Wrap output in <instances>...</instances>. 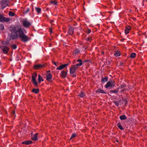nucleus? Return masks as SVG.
Wrapping results in <instances>:
<instances>
[{"label":"nucleus","mask_w":147,"mask_h":147,"mask_svg":"<svg viewBox=\"0 0 147 147\" xmlns=\"http://www.w3.org/2000/svg\"><path fill=\"white\" fill-rule=\"evenodd\" d=\"M9 20V18H5L3 15L0 14V22H8Z\"/></svg>","instance_id":"nucleus-8"},{"label":"nucleus","mask_w":147,"mask_h":147,"mask_svg":"<svg viewBox=\"0 0 147 147\" xmlns=\"http://www.w3.org/2000/svg\"><path fill=\"white\" fill-rule=\"evenodd\" d=\"M9 2V1L5 0H3L1 1V3L2 5L1 8L2 9H3L5 7L8 5V3Z\"/></svg>","instance_id":"nucleus-6"},{"label":"nucleus","mask_w":147,"mask_h":147,"mask_svg":"<svg viewBox=\"0 0 147 147\" xmlns=\"http://www.w3.org/2000/svg\"><path fill=\"white\" fill-rule=\"evenodd\" d=\"M131 26H128L126 28V29L128 30H129L131 29Z\"/></svg>","instance_id":"nucleus-32"},{"label":"nucleus","mask_w":147,"mask_h":147,"mask_svg":"<svg viewBox=\"0 0 147 147\" xmlns=\"http://www.w3.org/2000/svg\"><path fill=\"white\" fill-rule=\"evenodd\" d=\"M76 75H74V77H75Z\"/></svg>","instance_id":"nucleus-48"},{"label":"nucleus","mask_w":147,"mask_h":147,"mask_svg":"<svg viewBox=\"0 0 147 147\" xmlns=\"http://www.w3.org/2000/svg\"><path fill=\"white\" fill-rule=\"evenodd\" d=\"M67 72L62 71L61 74V76L63 78H65L66 76Z\"/></svg>","instance_id":"nucleus-14"},{"label":"nucleus","mask_w":147,"mask_h":147,"mask_svg":"<svg viewBox=\"0 0 147 147\" xmlns=\"http://www.w3.org/2000/svg\"><path fill=\"white\" fill-rule=\"evenodd\" d=\"M113 12H111V11H109V13H112Z\"/></svg>","instance_id":"nucleus-44"},{"label":"nucleus","mask_w":147,"mask_h":147,"mask_svg":"<svg viewBox=\"0 0 147 147\" xmlns=\"http://www.w3.org/2000/svg\"><path fill=\"white\" fill-rule=\"evenodd\" d=\"M37 74L36 73H34L32 74V80L33 84L35 86H37L38 83L36 80V79L37 77Z\"/></svg>","instance_id":"nucleus-5"},{"label":"nucleus","mask_w":147,"mask_h":147,"mask_svg":"<svg viewBox=\"0 0 147 147\" xmlns=\"http://www.w3.org/2000/svg\"><path fill=\"white\" fill-rule=\"evenodd\" d=\"M68 33L71 35H72V34H73L74 32V29L72 27L70 26L68 29Z\"/></svg>","instance_id":"nucleus-12"},{"label":"nucleus","mask_w":147,"mask_h":147,"mask_svg":"<svg viewBox=\"0 0 147 147\" xmlns=\"http://www.w3.org/2000/svg\"><path fill=\"white\" fill-rule=\"evenodd\" d=\"M85 95V94L83 92H82L79 96L80 97H82L84 96Z\"/></svg>","instance_id":"nucleus-29"},{"label":"nucleus","mask_w":147,"mask_h":147,"mask_svg":"<svg viewBox=\"0 0 147 147\" xmlns=\"http://www.w3.org/2000/svg\"><path fill=\"white\" fill-rule=\"evenodd\" d=\"M46 78L47 80L48 81H50L51 79L52 78L51 74L50 73L49 71H48L46 72Z\"/></svg>","instance_id":"nucleus-9"},{"label":"nucleus","mask_w":147,"mask_h":147,"mask_svg":"<svg viewBox=\"0 0 147 147\" xmlns=\"http://www.w3.org/2000/svg\"><path fill=\"white\" fill-rule=\"evenodd\" d=\"M50 32L51 33H52V28H50Z\"/></svg>","instance_id":"nucleus-39"},{"label":"nucleus","mask_w":147,"mask_h":147,"mask_svg":"<svg viewBox=\"0 0 147 147\" xmlns=\"http://www.w3.org/2000/svg\"><path fill=\"white\" fill-rule=\"evenodd\" d=\"M84 4H85V2L84 1Z\"/></svg>","instance_id":"nucleus-49"},{"label":"nucleus","mask_w":147,"mask_h":147,"mask_svg":"<svg viewBox=\"0 0 147 147\" xmlns=\"http://www.w3.org/2000/svg\"><path fill=\"white\" fill-rule=\"evenodd\" d=\"M84 10L85 11V8H84Z\"/></svg>","instance_id":"nucleus-47"},{"label":"nucleus","mask_w":147,"mask_h":147,"mask_svg":"<svg viewBox=\"0 0 147 147\" xmlns=\"http://www.w3.org/2000/svg\"><path fill=\"white\" fill-rule=\"evenodd\" d=\"M53 20H52L51 21V23L52 22H53Z\"/></svg>","instance_id":"nucleus-46"},{"label":"nucleus","mask_w":147,"mask_h":147,"mask_svg":"<svg viewBox=\"0 0 147 147\" xmlns=\"http://www.w3.org/2000/svg\"><path fill=\"white\" fill-rule=\"evenodd\" d=\"M32 143V141H26L24 142H22V144H26V145H29Z\"/></svg>","instance_id":"nucleus-15"},{"label":"nucleus","mask_w":147,"mask_h":147,"mask_svg":"<svg viewBox=\"0 0 147 147\" xmlns=\"http://www.w3.org/2000/svg\"><path fill=\"white\" fill-rule=\"evenodd\" d=\"M32 91L33 92L37 93L39 92V90L38 89H34L32 90Z\"/></svg>","instance_id":"nucleus-24"},{"label":"nucleus","mask_w":147,"mask_h":147,"mask_svg":"<svg viewBox=\"0 0 147 147\" xmlns=\"http://www.w3.org/2000/svg\"><path fill=\"white\" fill-rule=\"evenodd\" d=\"M90 39H91V40H92V37H89L88 38H87V40H90Z\"/></svg>","instance_id":"nucleus-38"},{"label":"nucleus","mask_w":147,"mask_h":147,"mask_svg":"<svg viewBox=\"0 0 147 147\" xmlns=\"http://www.w3.org/2000/svg\"><path fill=\"white\" fill-rule=\"evenodd\" d=\"M79 53H80L79 50L78 49H77L74 52V54H75V55H76V54H78Z\"/></svg>","instance_id":"nucleus-22"},{"label":"nucleus","mask_w":147,"mask_h":147,"mask_svg":"<svg viewBox=\"0 0 147 147\" xmlns=\"http://www.w3.org/2000/svg\"><path fill=\"white\" fill-rule=\"evenodd\" d=\"M14 15L15 13L12 11H10L9 13V15L10 16H13Z\"/></svg>","instance_id":"nucleus-23"},{"label":"nucleus","mask_w":147,"mask_h":147,"mask_svg":"<svg viewBox=\"0 0 147 147\" xmlns=\"http://www.w3.org/2000/svg\"><path fill=\"white\" fill-rule=\"evenodd\" d=\"M29 11V9H28L25 12L26 13L27 12H28Z\"/></svg>","instance_id":"nucleus-41"},{"label":"nucleus","mask_w":147,"mask_h":147,"mask_svg":"<svg viewBox=\"0 0 147 147\" xmlns=\"http://www.w3.org/2000/svg\"><path fill=\"white\" fill-rule=\"evenodd\" d=\"M96 92H100V93L105 94L106 92L104 91L101 89H98L96 90Z\"/></svg>","instance_id":"nucleus-19"},{"label":"nucleus","mask_w":147,"mask_h":147,"mask_svg":"<svg viewBox=\"0 0 147 147\" xmlns=\"http://www.w3.org/2000/svg\"><path fill=\"white\" fill-rule=\"evenodd\" d=\"M110 92L115 93H117L118 92V91L117 90H111L110 91Z\"/></svg>","instance_id":"nucleus-31"},{"label":"nucleus","mask_w":147,"mask_h":147,"mask_svg":"<svg viewBox=\"0 0 147 147\" xmlns=\"http://www.w3.org/2000/svg\"><path fill=\"white\" fill-rule=\"evenodd\" d=\"M136 56H130V57L131 58H134Z\"/></svg>","instance_id":"nucleus-36"},{"label":"nucleus","mask_w":147,"mask_h":147,"mask_svg":"<svg viewBox=\"0 0 147 147\" xmlns=\"http://www.w3.org/2000/svg\"><path fill=\"white\" fill-rule=\"evenodd\" d=\"M115 82L113 80H111L109 81L105 85V87L106 88H112L115 86Z\"/></svg>","instance_id":"nucleus-4"},{"label":"nucleus","mask_w":147,"mask_h":147,"mask_svg":"<svg viewBox=\"0 0 147 147\" xmlns=\"http://www.w3.org/2000/svg\"><path fill=\"white\" fill-rule=\"evenodd\" d=\"M121 55V52L119 51H115V52L114 55Z\"/></svg>","instance_id":"nucleus-21"},{"label":"nucleus","mask_w":147,"mask_h":147,"mask_svg":"<svg viewBox=\"0 0 147 147\" xmlns=\"http://www.w3.org/2000/svg\"><path fill=\"white\" fill-rule=\"evenodd\" d=\"M4 26L3 24H0V29L1 30H3L4 29Z\"/></svg>","instance_id":"nucleus-28"},{"label":"nucleus","mask_w":147,"mask_h":147,"mask_svg":"<svg viewBox=\"0 0 147 147\" xmlns=\"http://www.w3.org/2000/svg\"><path fill=\"white\" fill-rule=\"evenodd\" d=\"M51 3L54 4L55 5H56L57 3V2H55L54 1H51Z\"/></svg>","instance_id":"nucleus-33"},{"label":"nucleus","mask_w":147,"mask_h":147,"mask_svg":"<svg viewBox=\"0 0 147 147\" xmlns=\"http://www.w3.org/2000/svg\"><path fill=\"white\" fill-rule=\"evenodd\" d=\"M101 82H107L108 80V78L105 77L104 78L102 77L101 78Z\"/></svg>","instance_id":"nucleus-17"},{"label":"nucleus","mask_w":147,"mask_h":147,"mask_svg":"<svg viewBox=\"0 0 147 147\" xmlns=\"http://www.w3.org/2000/svg\"><path fill=\"white\" fill-rule=\"evenodd\" d=\"M44 80L43 78L39 74L38 75V81L40 83L41 81H43Z\"/></svg>","instance_id":"nucleus-16"},{"label":"nucleus","mask_w":147,"mask_h":147,"mask_svg":"<svg viewBox=\"0 0 147 147\" xmlns=\"http://www.w3.org/2000/svg\"><path fill=\"white\" fill-rule=\"evenodd\" d=\"M79 62V63L78 64H80V62Z\"/></svg>","instance_id":"nucleus-52"},{"label":"nucleus","mask_w":147,"mask_h":147,"mask_svg":"<svg viewBox=\"0 0 147 147\" xmlns=\"http://www.w3.org/2000/svg\"><path fill=\"white\" fill-rule=\"evenodd\" d=\"M131 10H130L129 11L131 12Z\"/></svg>","instance_id":"nucleus-51"},{"label":"nucleus","mask_w":147,"mask_h":147,"mask_svg":"<svg viewBox=\"0 0 147 147\" xmlns=\"http://www.w3.org/2000/svg\"><path fill=\"white\" fill-rule=\"evenodd\" d=\"M102 54H105V53L104 52L102 51Z\"/></svg>","instance_id":"nucleus-43"},{"label":"nucleus","mask_w":147,"mask_h":147,"mask_svg":"<svg viewBox=\"0 0 147 147\" xmlns=\"http://www.w3.org/2000/svg\"><path fill=\"white\" fill-rule=\"evenodd\" d=\"M88 34H89V33H90L91 32V31L90 30V29H88Z\"/></svg>","instance_id":"nucleus-37"},{"label":"nucleus","mask_w":147,"mask_h":147,"mask_svg":"<svg viewBox=\"0 0 147 147\" xmlns=\"http://www.w3.org/2000/svg\"><path fill=\"white\" fill-rule=\"evenodd\" d=\"M76 24H75V25H74V26H75Z\"/></svg>","instance_id":"nucleus-54"},{"label":"nucleus","mask_w":147,"mask_h":147,"mask_svg":"<svg viewBox=\"0 0 147 147\" xmlns=\"http://www.w3.org/2000/svg\"><path fill=\"white\" fill-rule=\"evenodd\" d=\"M44 66L43 65L37 64L34 66V68L35 69H38L42 68Z\"/></svg>","instance_id":"nucleus-10"},{"label":"nucleus","mask_w":147,"mask_h":147,"mask_svg":"<svg viewBox=\"0 0 147 147\" xmlns=\"http://www.w3.org/2000/svg\"><path fill=\"white\" fill-rule=\"evenodd\" d=\"M120 118L121 120H123L126 119H127V117L125 115L121 116L120 117Z\"/></svg>","instance_id":"nucleus-20"},{"label":"nucleus","mask_w":147,"mask_h":147,"mask_svg":"<svg viewBox=\"0 0 147 147\" xmlns=\"http://www.w3.org/2000/svg\"><path fill=\"white\" fill-rule=\"evenodd\" d=\"M14 114H15V111H13V112H12V115H14Z\"/></svg>","instance_id":"nucleus-42"},{"label":"nucleus","mask_w":147,"mask_h":147,"mask_svg":"<svg viewBox=\"0 0 147 147\" xmlns=\"http://www.w3.org/2000/svg\"><path fill=\"white\" fill-rule=\"evenodd\" d=\"M76 24H75V25H74V26H75Z\"/></svg>","instance_id":"nucleus-53"},{"label":"nucleus","mask_w":147,"mask_h":147,"mask_svg":"<svg viewBox=\"0 0 147 147\" xmlns=\"http://www.w3.org/2000/svg\"><path fill=\"white\" fill-rule=\"evenodd\" d=\"M86 49V48H85V49Z\"/></svg>","instance_id":"nucleus-55"},{"label":"nucleus","mask_w":147,"mask_h":147,"mask_svg":"<svg viewBox=\"0 0 147 147\" xmlns=\"http://www.w3.org/2000/svg\"><path fill=\"white\" fill-rule=\"evenodd\" d=\"M77 62H79L80 64H76V65H73L70 69V74H72L74 73L76 70L77 69L78 66H81L82 63V60L81 59H78L77 60Z\"/></svg>","instance_id":"nucleus-3"},{"label":"nucleus","mask_w":147,"mask_h":147,"mask_svg":"<svg viewBox=\"0 0 147 147\" xmlns=\"http://www.w3.org/2000/svg\"><path fill=\"white\" fill-rule=\"evenodd\" d=\"M9 49V48L6 46L3 47V48L2 49L3 52L5 54H7L8 52Z\"/></svg>","instance_id":"nucleus-11"},{"label":"nucleus","mask_w":147,"mask_h":147,"mask_svg":"<svg viewBox=\"0 0 147 147\" xmlns=\"http://www.w3.org/2000/svg\"><path fill=\"white\" fill-rule=\"evenodd\" d=\"M124 40V39H122V41H123V40Z\"/></svg>","instance_id":"nucleus-50"},{"label":"nucleus","mask_w":147,"mask_h":147,"mask_svg":"<svg viewBox=\"0 0 147 147\" xmlns=\"http://www.w3.org/2000/svg\"><path fill=\"white\" fill-rule=\"evenodd\" d=\"M125 32L126 34H127L129 33V32L128 31V30L126 29L125 30Z\"/></svg>","instance_id":"nucleus-34"},{"label":"nucleus","mask_w":147,"mask_h":147,"mask_svg":"<svg viewBox=\"0 0 147 147\" xmlns=\"http://www.w3.org/2000/svg\"><path fill=\"white\" fill-rule=\"evenodd\" d=\"M53 64H54L56 66H57V64H56V62H54V61H53Z\"/></svg>","instance_id":"nucleus-40"},{"label":"nucleus","mask_w":147,"mask_h":147,"mask_svg":"<svg viewBox=\"0 0 147 147\" xmlns=\"http://www.w3.org/2000/svg\"><path fill=\"white\" fill-rule=\"evenodd\" d=\"M136 54H137L136 53H132L130 55H136Z\"/></svg>","instance_id":"nucleus-35"},{"label":"nucleus","mask_w":147,"mask_h":147,"mask_svg":"<svg viewBox=\"0 0 147 147\" xmlns=\"http://www.w3.org/2000/svg\"><path fill=\"white\" fill-rule=\"evenodd\" d=\"M69 64H66L64 65H63L61 66H60L59 67H57V70H61L63 69V68H64V67H65L66 66H67Z\"/></svg>","instance_id":"nucleus-13"},{"label":"nucleus","mask_w":147,"mask_h":147,"mask_svg":"<svg viewBox=\"0 0 147 147\" xmlns=\"http://www.w3.org/2000/svg\"><path fill=\"white\" fill-rule=\"evenodd\" d=\"M18 37L22 41L24 42H26L29 40V37L24 34L21 28L19 32Z\"/></svg>","instance_id":"nucleus-2"},{"label":"nucleus","mask_w":147,"mask_h":147,"mask_svg":"<svg viewBox=\"0 0 147 147\" xmlns=\"http://www.w3.org/2000/svg\"><path fill=\"white\" fill-rule=\"evenodd\" d=\"M36 11H37V12L38 13H40L41 12V9L40 8L36 7Z\"/></svg>","instance_id":"nucleus-25"},{"label":"nucleus","mask_w":147,"mask_h":147,"mask_svg":"<svg viewBox=\"0 0 147 147\" xmlns=\"http://www.w3.org/2000/svg\"><path fill=\"white\" fill-rule=\"evenodd\" d=\"M51 44H49V46H50V47H51Z\"/></svg>","instance_id":"nucleus-45"},{"label":"nucleus","mask_w":147,"mask_h":147,"mask_svg":"<svg viewBox=\"0 0 147 147\" xmlns=\"http://www.w3.org/2000/svg\"><path fill=\"white\" fill-rule=\"evenodd\" d=\"M23 24L25 27L28 28L31 25V23L26 19L24 20Z\"/></svg>","instance_id":"nucleus-7"},{"label":"nucleus","mask_w":147,"mask_h":147,"mask_svg":"<svg viewBox=\"0 0 147 147\" xmlns=\"http://www.w3.org/2000/svg\"><path fill=\"white\" fill-rule=\"evenodd\" d=\"M76 134H74V133L71 136V138H70V139H71L72 138H74L76 136Z\"/></svg>","instance_id":"nucleus-30"},{"label":"nucleus","mask_w":147,"mask_h":147,"mask_svg":"<svg viewBox=\"0 0 147 147\" xmlns=\"http://www.w3.org/2000/svg\"><path fill=\"white\" fill-rule=\"evenodd\" d=\"M38 135L37 133L34 136L32 137V139L34 140H36L37 139Z\"/></svg>","instance_id":"nucleus-18"},{"label":"nucleus","mask_w":147,"mask_h":147,"mask_svg":"<svg viewBox=\"0 0 147 147\" xmlns=\"http://www.w3.org/2000/svg\"><path fill=\"white\" fill-rule=\"evenodd\" d=\"M117 126L121 130L123 129V128L122 127V126L121 125L120 123H118L117 124Z\"/></svg>","instance_id":"nucleus-26"},{"label":"nucleus","mask_w":147,"mask_h":147,"mask_svg":"<svg viewBox=\"0 0 147 147\" xmlns=\"http://www.w3.org/2000/svg\"><path fill=\"white\" fill-rule=\"evenodd\" d=\"M11 47L12 49H15L17 48V46L16 45H11Z\"/></svg>","instance_id":"nucleus-27"},{"label":"nucleus","mask_w":147,"mask_h":147,"mask_svg":"<svg viewBox=\"0 0 147 147\" xmlns=\"http://www.w3.org/2000/svg\"><path fill=\"white\" fill-rule=\"evenodd\" d=\"M21 27L19 26H10L9 27L11 33L9 34L10 39L16 40L18 38V36Z\"/></svg>","instance_id":"nucleus-1"}]
</instances>
